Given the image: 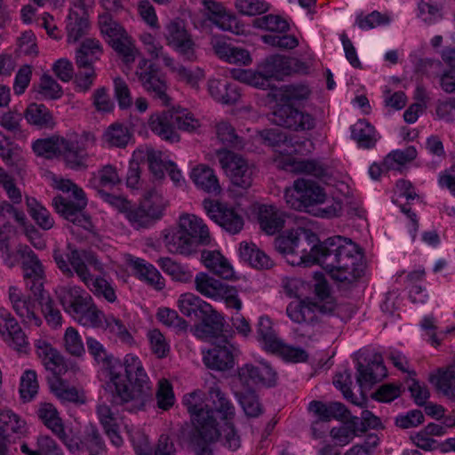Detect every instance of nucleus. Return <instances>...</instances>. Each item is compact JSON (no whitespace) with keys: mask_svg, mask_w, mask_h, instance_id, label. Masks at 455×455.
Masks as SVG:
<instances>
[{"mask_svg":"<svg viewBox=\"0 0 455 455\" xmlns=\"http://www.w3.org/2000/svg\"><path fill=\"white\" fill-rule=\"evenodd\" d=\"M28 213L36 223L43 229L49 230L54 225V220L49 211L35 198H27Z\"/></svg>","mask_w":455,"mask_h":455,"instance_id":"5fc2aeb1","label":"nucleus"},{"mask_svg":"<svg viewBox=\"0 0 455 455\" xmlns=\"http://www.w3.org/2000/svg\"><path fill=\"white\" fill-rule=\"evenodd\" d=\"M326 198L324 188L307 179H297L292 187L284 190L285 203L296 211H307L308 207L323 204Z\"/></svg>","mask_w":455,"mask_h":455,"instance_id":"423d86ee","label":"nucleus"},{"mask_svg":"<svg viewBox=\"0 0 455 455\" xmlns=\"http://www.w3.org/2000/svg\"><path fill=\"white\" fill-rule=\"evenodd\" d=\"M301 241L298 231L275 238V247L292 266L319 264L330 276L340 283H351L361 275L357 267V247L351 240L333 236L315 244L307 251L299 249Z\"/></svg>","mask_w":455,"mask_h":455,"instance_id":"f257e3e1","label":"nucleus"},{"mask_svg":"<svg viewBox=\"0 0 455 455\" xmlns=\"http://www.w3.org/2000/svg\"><path fill=\"white\" fill-rule=\"evenodd\" d=\"M148 127L164 141L176 143L180 140V136L175 129L173 111L164 110L150 115Z\"/></svg>","mask_w":455,"mask_h":455,"instance_id":"4be33fe9","label":"nucleus"},{"mask_svg":"<svg viewBox=\"0 0 455 455\" xmlns=\"http://www.w3.org/2000/svg\"><path fill=\"white\" fill-rule=\"evenodd\" d=\"M172 72L175 73L177 78L188 84L190 87L197 89L199 83L204 78V72L200 68L188 69L182 65H176L173 60V67H167Z\"/></svg>","mask_w":455,"mask_h":455,"instance_id":"bf43d9fd","label":"nucleus"},{"mask_svg":"<svg viewBox=\"0 0 455 455\" xmlns=\"http://www.w3.org/2000/svg\"><path fill=\"white\" fill-rule=\"evenodd\" d=\"M311 94L312 90L307 84H291L283 88L282 100L287 102H300L309 100Z\"/></svg>","mask_w":455,"mask_h":455,"instance_id":"680f3d73","label":"nucleus"},{"mask_svg":"<svg viewBox=\"0 0 455 455\" xmlns=\"http://www.w3.org/2000/svg\"><path fill=\"white\" fill-rule=\"evenodd\" d=\"M240 381L247 386L260 384L265 387H273L276 384L277 373L266 361H259L256 365L245 363L238 370Z\"/></svg>","mask_w":455,"mask_h":455,"instance_id":"dca6fc26","label":"nucleus"},{"mask_svg":"<svg viewBox=\"0 0 455 455\" xmlns=\"http://www.w3.org/2000/svg\"><path fill=\"white\" fill-rule=\"evenodd\" d=\"M77 71L74 75V88L76 92L86 93L94 85L97 73L94 66L76 65Z\"/></svg>","mask_w":455,"mask_h":455,"instance_id":"09e8293b","label":"nucleus"},{"mask_svg":"<svg viewBox=\"0 0 455 455\" xmlns=\"http://www.w3.org/2000/svg\"><path fill=\"white\" fill-rule=\"evenodd\" d=\"M314 282V293L319 300L318 306L323 314L332 313L336 308V301L331 293L327 280L322 273H315Z\"/></svg>","mask_w":455,"mask_h":455,"instance_id":"e433bc0d","label":"nucleus"},{"mask_svg":"<svg viewBox=\"0 0 455 455\" xmlns=\"http://www.w3.org/2000/svg\"><path fill=\"white\" fill-rule=\"evenodd\" d=\"M26 432V421L18 414L7 410L0 413V433L8 440L12 434L22 435Z\"/></svg>","mask_w":455,"mask_h":455,"instance_id":"37998d69","label":"nucleus"},{"mask_svg":"<svg viewBox=\"0 0 455 455\" xmlns=\"http://www.w3.org/2000/svg\"><path fill=\"white\" fill-rule=\"evenodd\" d=\"M190 178L196 186L212 195H218L221 191L219 179L214 171L205 164H198L194 167Z\"/></svg>","mask_w":455,"mask_h":455,"instance_id":"cd10ccee","label":"nucleus"},{"mask_svg":"<svg viewBox=\"0 0 455 455\" xmlns=\"http://www.w3.org/2000/svg\"><path fill=\"white\" fill-rule=\"evenodd\" d=\"M57 295L64 310L74 319L92 299V296L78 285L60 286L57 291Z\"/></svg>","mask_w":455,"mask_h":455,"instance_id":"aec40b11","label":"nucleus"},{"mask_svg":"<svg viewBox=\"0 0 455 455\" xmlns=\"http://www.w3.org/2000/svg\"><path fill=\"white\" fill-rule=\"evenodd\" d=\"M262 68L267 72V76L279 78L283 76L291 75L289 65V57L283 55H272L265 60Z\"/></svg>","mask_w":455,"mask_h":455,"instance_id":"13d9d810","label":"nucleus"},{"mask_svg":"<svg viewBox=\"0 0 455 455\" xmlns=\"http://www.w3.org/2000/svg\"><path fill=\"white\" fill-rule=\"evenodd\" d=\"M286 215L284 212L273 204H262L258 209L259 228L267 235L278 233L284 227Z\"/></svg>","mask_w":455,"mask_h":455,"instance_id":"393cba45","label":"nucleus"},{"mask_svg":"<svg viewBox=\"0 0 455 455\" xmlns=\"http://www.w3.org/2000/svg\"><path fill=\"white\" fill-rule=\"evenodd\" d=\"M210 243L207 225L201 218L188 213L180 215L177 228L164 236L165 246L171 253L187 256L196 252L200 245Z\"/></svg>","mask_w":455,"mask_h":455,"instance_id":"39448f33","label":"nucleus"},{"mask_svg":"<svg viewBox=\"0 0 455 455\" xmlns=\"http://www.w3.org/2000/svg\"><path fill=\"white\" fill-rule=\"evenodd\" d=\"M203 206L207 216L229 234H238L243 228V216L233 206L212 199H204Z\"/></svg>","mask_w":455,"mask_h":455,"instance_id":"9d476101","label":"nucleus"},{"mask_svg":"<svg viewBox=\"0 0 455 455\" xmlns=\"http://www.w3.org/2000/svg\"><path fill=\"white\" fill-rule=\"evenodd\" d=\"M53 259L66 277L71 278L76 275L95 296L104 298L108 302L116 301V294L112 284L104 277L94 276L91 273L90 267L100 274L105 271L103 263L94 252L73 249L64 256L55 251Z\"/></svg>","mask_w":455,"mask_h":455,"instance_id":"20e7f679","label":"nucleus"},{"mask_svg":"<svg viewBox=\"0 0 455 455\" xmlns=\"http://www.w3.org/2000/svg\"><path fill=\"white\" fill-rule=\"evenodd\" d=\"M73 440L79 445V450L73 452L74 454L84 450L89 451L90 454H99L105 451L106 449L105 443L97 427L92 424L85 427L83 438L79 443L74 438Z\"/></svg>","mask_w":455,"mask_h":455,"instance_id":"58836bf2","label":"nucleus"},{"mask_svg":"<svg viewBox=\"0 0 455 455\" xmlns=\"http://www.w3.org/2000/svg\"><path fill=\"white\" fill-rule=\"evenodd\" d=\"M95 141V136L91 132H84L75 141L62 138L60 141V156H61L68 166L72 169L85 166L88 157L87 149L94 146Z\"/></svg>","mask_w":455,"mask_h":455,"instance_id":"f8f14e48","label":"nucleus"},{"mask_svg":"<svg viewBox=\"0 0 455 455\" xmlns=\"http://www.w3.org/2000/svg\"><path fill=\"white\" fill-rule=\"evenodd\" d=\"M52 205L56 212L67 220L85 230L92 228L91 218L83 212L85 207L75 203L70 197L55 196L52 199Z\"/></svg>","mask_w":455,"mask_h":455,"instance_id":"412c9836","label":"nucleus"},{"mask_svg":"<svg viewBox=\"0 0 455 455\" xmlns=\"http://www.w3.org/2000/svg\"><path fill=\"white\" fill-rule=\"evenodd\" d=\"M103 52V46L98 39L85 38L76 52V65L94 66V63L102 56Z\"/></svg>","mask_w":455,"mask_h":455,"instance_id":"473e14b6","label":"nucleus"},{"mask_svg":"<svg viewBox=\"0 0 455 455\" xmlns=\"http://www.w3.org/2000/svg\"><path fill=\"white\" fill-rule=\"evenodd\" d=\"M110 46L126 64L132 63L139 55V50L136 48L132 36L128 34L112 43Z\"/></svg>","mask_w":455,"mask_h":455,"instance_id":"052dcab7","label":"nucleus"},{"mask_svg":"<svg viewBox=\"0 0 455 455\" xmlns=\"http://www.w3.org/2000/svg\"><path fill=\"white\" fill-rule=\"evenodd\" d=\"M417 156V150L410 146L404 149H397L390 152L383 160L385 171L399 170L401 166L414 160Z\"/></svg>","mask_w":455,"mask_h":455,"instance_id":"de8ad7c7","label":"nucleus"},{"mask_svg":"<svg viewBox=\"0 0 455 455\" xmlns=\"http://www.w3.org/2000/svg\"><path fill=\"white\" fill-rule=\"evenodd\" d=\"M89 28L88 20L79 16L76 12L69 13L67 21V37L68 43L77 42Z\"/></svg>","mask_w":455,"mask_h":455,"instance_id":"4d7b16f0","label":"nucleus"},{"mask_svg":"<svg viewBox=\"0 0 455 455\" xmlns=\"http://www.w3.org/2000/svg\"><path fill=\"white\" fill-rule=\"evenodd\" d=\"M140 202L156 221L164 216L168 206V201L155 188L147 190Z\"/></svg>","mask_w":455,"mask_h":455,"instance_id":"a18cd8bd","label":"nucleus"},{"mask_svg":"<svg viewBox=\"0 0 455 455\" xmlns=\"http://www.w3.org/2000/svg\"><path fill=\"white\" fill-rule=\"evenodd\" d=\"M217 157L221 168L234 185L249 188L252 182V167L240 155L229 150H218Z\"/></svg>","mask_w":455,"mask_h":455,"instance_id":"9b49d317","label":"nucleus"},{"mask_svg":"<svg viewBox=\"0 0 455 455\" xmlns=\"http://www.w3.org/2000/svg\"><path fill=\"white\" fill-rule=\"evenodd\" d=\"M180 312L189 318H198V315L207 307V302L192 292L181 294L177 300Z\"/></svg>","mask_w":455,"mask_h":455,"instance_id":"c03bdc74","label":"nucleus"},{"mask_svg":"<svg viewBox=\"0 0 455 455\" xmlns=\"http://www.w3.org/2000/svg\"><path fill=\"white\" fill-rule=\"evenodd\" d=\"M357 370V381L361 386L374 384L387 376L386 366L378 359H374L367 365L359 363Z\"/></svg>","mask_w":455,"mask_h":455,"instance_id":"ea45409f","label":"nucleus"},{"mask_svg":"<svg viewBox=\"0 0 455 455\" xmlns=\"http://www.w3.org/2000/svg\"><path fill=\"white\" fill-rule=\"evenodd\" d=\"M135 75L142 87L154 99L159 100L161 105L168 106L170 104L171 99L166 92V82L155 64L142 57L138 62Z\"/></svg>","mask_w":455,"mask_h":455,"instance_id":"6e6552de","label":"nucleus"},{"mask_svg":"<svg viewBox=\"0 0 455 455\" xmlns=\"http://www.w3.org/2000/svg\"><path fill=\"white\" fill-rule=\"evenodd\" d=\"M308 411L317 417L316 420H322L327 424L331 419H345L347 410L345 405L339 402L323 403L314 400L309 403Z\"/></svg>","mask_w":455,"mask_h":455,"instance_id":"c85d7f7f","label":"nucleus"},{"mask_svg":"<svg viewBox=\"0 0 455 455\" xmlns=\"http://www.w3.org/2000/svg\"><path fill=\"white\" fill-rule=\"evenodd\" d=\"M0 334L10 347L18 351H22L28 346V338L17 320L4 307H0Z\"/></svg>","mask_w":455,"mask_h":455,"instance_id":"6ab92c4d","label":"nucleus"},{"mask_svg":"<svg viewBox=\"0 0 455 455\" xmlns=\"http://www.w3.org/2000/svg\"><path fill=\"white\" fill-rule=\"evenodd\" d=\"M272 120L276 125L296 132L309 131L315 127V118L311 114L288 104L277 107L273 112Z\"/></svg>","mask_w":455,"mask_h":455,"instance_id":"ddd939ff","label":"nucleus"},{"mask_svg":"<svg viewBox=\"0 0 455 455\" xmlns=\"http://www.w3.org/2000/svg\"><path fill=\"white\" fill-rule=\"evenodd\" d=\"M135 271V275L156 291H162L165 281L160 272L150 263L142 259H131L129 262Z\"/></svg>","mask_w":455,"mask_h":455,"instance_id":"bb28decb","label":"nucleus"},{"mask_svg":"<svg viewBox=\"0 0 455 455\" xmlns=\"http://www.w3.org/2000/svg\"><path fill=\"white\" fill-rule=\"evenodd\" d=\"M51 392L61 402H68L75 403H84V397L79 391L68 381L60 376H53L49 380Z\"/></svg>","mask_w":455,"mask_h":455,"instance_id":"72a5a7b5","label":"nucleus"},{"mask_svg":"<svg viewBox=\"0 0 455 455\" xmlns=\"http://www.w3.org/2000/svg\"><path fill=\"white\" fill-rule=\"evenodd\" d=\"M208 395L215 411L221 416L222 419L225 421L233 420L235 415V406L218 385H213L209 388Z\"/></svg>","mask_w":455,"mask_h":455,"instance_id":"4c0bfd02","label":"nucleus"},{"mask_svg":"<svg viewBox=\"0 0 455 455\" xmlns=\"http://www.w3.org/2000/svg\"><path fill=\"white\" fill-rule=\"evenodd\" d=\"M323 314L318 303L306 298L291 301L286 307V315L295 323L314 326L319 323V315Z\"/></svg>","mask_w":455,"mask_h":455,"instance_id":"a211bd4d","label":"nucleus"},{"mask_svg":"<svg viewBox=\"0 0 455 455\" xmlns=\"http://www.w3.org/2000/svg\"><path fill=\"white\" fill-rule=\"evenodd\" d=\"M106 317L104 313L94 304L92 298L90 302L87 303V306L83 308V311L76 315L75 320L84 326L100 328L104 327Z\"/></svg>","mask_w":455,"mask_h":455,"instance_id":"603ef678","label":"nucleus"},{"mask_svg":"<svg viewBox=\"0 0 455 455\" xmlns=\"http://www.w3.org/2000/svg\"><path fill=\"white\" fill-rule=\"evenodd\" d=\"M259 339L262 344L264 350L270 352L277 344L279 339L272 327V322L267 316H261L258 323L257 330Z\"/></svg>","mask_w":455,"mask_h":455,"instance_id":"6e6d98bb","label":"nucleus"},{"mask_svg":"<svg viewBox=\"0 0 455 455\" xmlns=\"http://www.w3.org/2000/svg\"><path fill=\"white\" fill-rule=\"evenodd\" d=\"M98 24L101 35L105 37L109 45L128 34L109 13L100 15Z\"/></svg>","mask_w":455,"mask_h":455,"instance_id":"49530a36","label":"nucleus"},{"mask_svg":"<svg viewBox=\"0 0 455 455\" xmlns=\"http://www.w3.org/2000/svg\"><path fill=\"white\" fill-rule=\"evenodd\" d=\"M36 415L43 424L50 429L71 451L79 450V445L74 442L65 430L63 421L57 408L51 403L41 402L37 404Z\"/></svg>","mask_w":455,"mask_h":455,"instance_id":"4468645a","label":"nucleus"},{"mask_svg":"<svg viewBox=\"0 0 455 455\" xmlns=\"http://www.w3.org/2000/svg\"><path fill=\"white\" fill-rule=\"evenodd\" d=\"M8 298L12 309L25 325L39 327L42 324V319L36 312V301L25 295L20 289L10 286Z\"/></svg>","mask_w":455,"mask_h":455,"instance_id":"2eb2a0df","label":"nucleus"},{"mask_svg":"<svg viewBox=\"0 0 455 455\" xmlns=\"http://www.w3.org/2000/svg\"><path fill=\"white\" fill-rule=\"evenodd\" d=\"M269 353L277 354L285 361L291 363L306 362L308 358V355L304 349L287 345L282 339Z\"/></svg>","mask_w":455,"mask_h":455,"instance_id":"69168bd1","label":"nucleus"},{"mask_svg":"<svg viewBox=\"0 0 455 455\" xmlns=\"http://www.w3.org/2000/svg\"><path fill=\"white\" fill-rule=\"evenodd\" d=\"M202 261L205 267L224 279H230L234 275L230 263L219 251H204L202 252Z\"/></svg>","mask_w":455,"mask_h":455,"instance_id":"f704fd0d","label":"nucleus"},{"mask_svg":"<svg viewBox=\"0 0 455 455\" xmlns=\"http://www.w3.org/2000/svg\"><path fill=\"white\" fill-rule=\"evenodd\" d=\"M139 38L144 50L152 59H161L165 67H173V59L164 52V46L155 36L143 32Z\"/></svg>","mask_w":455,"mask_h":455,"instance_id":"a19ab883","label":"nucleus"},{"mask_svg":"<svg viewBox=\"0 0 455 455\" xmlns=\"http://www.w3.org/2000/svg\"><path fill=\"white\" fill-rule=\"evenodd\" d=\"M39 382L36 371L28 369L22 372L20 379L19 392L23 402L32 401L38 393Z\"/></svg>","mask_w":455,"mask_h":455,"instance_id":"3c124183","label":"nucleus"},{"mask_svg":"<svg viewBox=\"0 0 455 455\" xmlns=\"http://www.w3.org/2000/svg\"><path fill=\"white\" fill-rule=\"evenodd\" d=\"M132 137L127 125L116 122L104 131L101 141L108 148H124Z\"/></svg>","mask_w":455,"mask_h":455,"instance_id":"2f4dec72","label":"nucleus"},{"mask_svg":"<svg viewBox=\"0 0 455 455\" xmlns=\"http://www.w3.org/2000/svg\"><path fill=\"white\" fill-rule=\"evenodd\" d=\"M351 137L363 148H371L377 142L376 131L366 120H358L351 126Z\"/></svg>","mask_w":455,"mask_h":455,"instance_id":"79ce46f5","label":"nucleus"},{"mask_svg":"<svg viewBox=\"0 0 455 455\" xmlns=\"http://www.w3.org/2000/svg\"><path fill=\"white\" fill-rule=\"evenodd\" d=\"M125 212L127 220L135 228H148L156 221L147 209L143 207L141 202L136 207H132L130 204L129 209Z\"/></svg>","mask_w":455,"mask_h":455,"instance_id":"338daca9","label":"nucleus"},{"mask_svg":"<svg viewBox=\"0 0 455 455\" xmlns=\"http://www.w3.org/2000/svg\"><path fill=\"white\" fill-rule=\"evenodd\" d=\"M120 363L116 359L110 367V381L114 386V402L129 411L142 410L153 395L152 383L141 360L134 354H127L123 360L125 375L116 371Z\"/></svg>","mask_w":455,"mask_h":455,"instance_id":"7ed1b4c3","label":"nucleus"},{"mask_svg":"<svg viewBox=\"0 0 455 455\" xmlns=\"http://www.w3.org/2000/svg\"><path fill=\"white\" fill-rule=\"evenodd\" d=\"M240 257L255 268H270L273 260L252 243L242 242L239 246Z\"/></svg>","mask_w":455,"mask_h":455,"instance_id":"c9c22d12","label":"nucleus"},{"mask_svg":"<svg viewBox=\"0 0 455 455\" xmlns=\"http://www.w3.org/2000/svg\"><path fill=\"white\" fill-rule=\"evenodd\" d=\"M194 282L196 291L209 299L220 300L226 294L227 284L205 273H198Z\"/></svg>","mask_w":455,"mask_h":455,"instance_id":"c756f323","label":"nucleus"},{"mask_svg":"<svg viewBox=\"0 0 455 455\" xmlns=\"http://www.w3.org/2000/svg\"><path fill=\"white\" fill-rule=\"evenodd\" d=\"M164 36L166 44L176 51L185 60H196V44L182 20H170L164 27Z\"/></svg>","mask_w":455,"mask_h":455,"instance_id":"1a4fd4ad","label":"nucleus"},{"mask_svg":"<svg viewBox=\"0 0 455 455\" xmlns=\"http://www.w3.org/2000/svg\"><path fill=\"white\" fill-rule=\"evenodd\" d=\"M15 255L21 259L23 279L27 289L35 296H42L45 280L44 268L36 253L26 244H19Z\"/></svg>","mask_w":455,"mask_h":455,"instance_id":"0eeeda50","label":"nucleus"},{"mask_svg":"<svg viewBox=\"0 0 455 455\" xmlns=\"http://www.w3.org/2000/svg\"><path fill=\"white\" fill-rule=\"evenodd\" d=\"M239 349L227 339H221L204 355V364L212 370L226 371L235 364Z\"/></svg>","mask_w":455,"mask_h":455,"instance_id":"f3484780","label":"nucleus"},{"mask_svg":"<svg viewBox=\"0 0 455 455\" xmlns=\"http://www.w3.org/2000/svg\"><path fill=\"white\" fill-rule=\"evenodd\" d=\"M431 382L443 395L455 400V367L439 370L436 375L431 377Z\"/></svg>","mask_w":455,"mask_h":455,"instance_id":"8fccbe9b","label":"nucleus"},{"mask_svg":"<svg viewBox=\"0 0 455 455\" xmlns=\"http://www.w3.org/2000/svg\"><path fill=\"white\" fill-rule=\"evenodd\" d=\"M202 3L209 12V20L218 28L235 35L244 33V26L240 24L236 17L228 12L221 4L212 0H202Z\"/></svg>","mask_w":455,"mask_h":455,"instance_id":"5701e85b","label":"nucleus"},{"mask_svg":"<svg viewBox=\"0 0 455 455\" xmlns=\"http://www.w3.org/2000/svg\"><path fill=\"white\" fill-rule=\"evenodd\" d=\"M283 167L291 172L310 175L317 179L327 176L328 172L327 166L315 159H295L287 156L283 160Z\"/></svg>","mask_w":455,"mask_h":455,"instance_id":"a878e982","label":"nucleus"},{"mask_svg":"<svg viewBox=\"0 0 455 455\" xmlns=\"http://www.w3.org/2000/svg\"><path fill=\"white\" fill-rule=\"evenodd\" d=\"M157 263L164 273L171 275L176 281L187 283L192 276L190 272L183 266L170 258H160Z\"/></svg>","mask_w":455,"mask_h":455,"instance_id":"774afa93","label":"nucleus"},{"mask_svg":"<svg viewBox=\"0 0 455 455\" xmlns=\"http://www.w3.org/2000/svg\"><path fill=\"white\" fill-rule=\"evenodd\" d=\"M207 307L204 308V311L198 315L197 319H200L201 323L196 324L193 328L194 335L201 339L215 337L222 331L223 327L221 315L209 303H207Z\"/></svg>","mask_w":455,"mask_h":455,"instance_id":"b1692460","label":"nucleus"},{"mask_svg":"<svg viewBox=\"0 0 455 455\" xmlns=\"http://www.w3.org/2000/svg\"><path fill=\"white\" fill-rule=\"evenodd\" d=\"M61 140L62 137H51L47 139H40L33 143L32 148L34 152L39 156H44L45 158L60 156V141Z\"/></svg>","mask_w":455,"mask_h":455,"instance_id":"e2e57ef3","label":"nucleus"},{"mask_svg":"<svg viewBox=\"0 0 455 455\" xmlns=\"http://www.w3.org/2000/svg\"><path fill=\"white\" fill-rule=\"evenodd\" d=\"M61 344L65 352L72 356L80 357L85 353L82 337L75 327L69 326L65 330Z\"/></svg>","mask_w":455,"mask_h":455,"instance_id":"864d4df0","label":"nucleus"},{"mask_svg":"<svg viewBox=\"0 0 455 455\" xmlns=\"http://www.w3.org/2000/svg\"><path fill=\"white\" fill-rule=\"evenodd\" d=\"M149 347L157 358H165L170 353V343L158 329L149 330L147 333Z\"/></svg>","mask_w":455,"mask_h":455,"instance_id":"0e129e2a","label":"nucleus"},{"mask_svg":"<svg viewBox=\"0 0 455 455\" xmlns=\"http://www.w3.org/2000/svg\"><path fill=\"white\" fill-rule=\"evenodd\" d=\"M24 117L30 125L39 129H52L56 124L52 111L44 104L30 103Z\"/></svg>","mask_w":455,"mask_h":455,"instance_id":"7c9ffc66","label":"nucleus"},{"mask_svg":"<svg viewBox=\"0 0 455 455\" xmlns=\"http://www.w3.org/2000/svg\"><path fill=\"white\" fill-rule=\"evenodd\" d=\"M200 399V392L197 391L183 397V404L190 414L193 424L191 443L195 446L196 455H212L209 444L219 439H221L223 445L230 450H237L240 447V437L232 420L226 421L222 430H220L213 410L208 405L199 403Z\"/></svg>","mask_w":455,"mask_h":455,"instance_id":"f03ea898","label":"nucleus"}]
</instances>
